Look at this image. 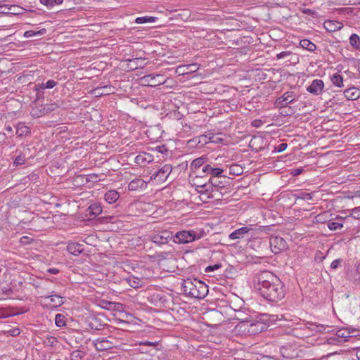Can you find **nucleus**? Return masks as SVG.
I'll return each instance as SVG.
<instances>
[{
	"instance_id": "f257e3e1",
	"label": "nucleus",
	"mask_w": 360,
	"mask_h": 360,
	"mask_svg": "<svg viewBox=\"0 0 360 360\" xmlns=\"http://www.w3.org/2000/svg\"><path fill=\"white\" fill-rule=\"evenodd\" d=\"M255 288L265 300L278 302L284 298L285 286L280 278L269 271L258 273L255 278Z\"/></svg>"
},
{
	"instance_id": "f03ea898",
	"label": "nucleus",
	"mask_w": 360,
	"mask_h": 360,
	"mask_svg": "<svg viewBox=\"0 0 360 360\" xmlns=\"http://www.w3.org/2000/svg\"><path fill=\"white\" fill-rule=\"evenodd\" d=\"M181 287L184 292L190 297L198 299L203 298V293L199 292V290H197V288L205 289V283L200 280L187 278L183 281Z\"/></svg>"
},
{
	"instance_id": "7ed1b4c3",
	"label": "nucleus",
	"mask_w": 360,
	"mask_h": 360,
	"mask_svg": "<svg viewBox=\"0 0 360 360\" xmlns=\"http://www.w3.org/2000/svg\"><path fill=\"white\" fill-rule=\"evenodd\" d=\"M268 321L269 316L267 314L261 315L259 319L250 323L248 326V332L252 335H255L266 330L269 327V324L267 323Z\"/></svg>"
},
{
	"instance_id": "20e7f679",
	"label": "nucleus",
	"mask_w": 360,
	"mask_h": 360,
	"mask_svg": "<svg viewBox=\"0 0 360 360\" xmlns=\"http://www.w3.org/2000/svg\"><path fill=\"white\" fill-rule=\"evenodd\" d=\"M356 330L354 328L347 329L341 328L337 330L335 336L330 338L329 342L334 343L337 341L339 343L345 342L349 340V338L356 337L357 335L355 334Z\"/></svg>"
},
{
	"instance_id": "39448f33",
	"label": "nucleus",
	"mask_w": 360,
	"mask_h": 360,
	"mask_svg": "<svg viewBox=\"0 0 360 360\" xmlns=\"http://www.w3.org/2000/svg\"><path fill=\"white\" fill-rule=\"evenodd\" d=\"M199 238L196 236L195 231H180L174 236L173 241L178 244H185L191 243Z\"/></svg>"
},
{
	"instance_id": "423d86ee",
	"label": "nucleus",
	"mask_w": 360,
	"mask_h": 360,
	"mask_svg": "<svg viewBox=\"0 0 360 360\" xmlns=\"http://www.w3.org/2000/svg\"><path fill=\"white\" fill-rule=\"evenodd\" d=\"M141 81L145 86H157L166 82L165 77L160 74H149L141 77Z\"/></svg>"
},
{
	"instance_id": "0eeeda50",
	"label": "nucleus",
	"mask_w": 360,
	"mask_h": 360,
	"mask_svg": "<svg viewBox=\"0 0 360 360\" xmlns=\"http://www.w3.org/2000/svg\"><path fill=\"white\" fill-rule=\"evenodd\" d=\"M173 238L172 232L168 230H164L155 233L152 237V240L155 243L163 245L167 243L168 241Z\"/></svg>"
},
{
	"instance_id": "6e6552de",
	"label": "nucleus",
	"mask_w": 360,
	"mask_h": 360,
	"mask_svg": "<svg viewBox=\"0 0 360 360\" xmlns=\"http://www.w3.org/2000/svg\"><path fill=\"white\" fill-rule=\"evenodd\" d=\"M172 170V167L171 165L166 164L164 166H162L158 172L154 173L150 179H156L157 178H159V181L161 182L165 181L169 174L171 173Z\"/></svg>"
},
{
	"instance_id": "1a4fd4ad",
	"label": "nucleus",
	"mask_w": 360,
	"mask_h": 360,
	"mask_svg": "<svg viewBox=\"0 0 360 360\" xmlns=\"http://www.w3.org/2000/svg\"><path fill=\"white\" fill-rule=\"evenodd\" d=\"M295 93L293 91H287L284 93L281 97L276 100V105L279 108H284L288 104L292 103L295 100Z\"/></svg>"
},
{
	"instance_id": "9d476101",
	"label": "nucleus",
	"mask_w": 360,
	"mask_h": 360,
	"mask_svg": "<svg viewBox=\"0 0 360 360\" xmlns=\"http://www.w3.org/2000/svg\"><path fill=\"white\" fill-rule=\"evenodd\" d=\"M199 188H204V191H200L198 188H195L196 191L201 195H207V198H213L216 195L214 192H218V190L215 189L214 186H212L209 181L207 183L202 184L198 186Z\"/></svg>"
},
{
	"instance_id": "9b49d317",
	"label": "nucleus",
	"mask_w": 360,
	"mask_h": 360,
	"mask_svg": "<svg viewBox=\"0 0 360 360\" xmlns=\"http://www.w3.org/2000/svg\"><path fill=\"white\" fill-rule=\"evenodd\" d=\"M280 353L283 358L288 359H294L298 356V352L292 345L282 346Z\"/></svg>"
},
{
	"instance_id": "f8f14e48",
	"label": "nucleus",
	"mask_w": 360,
	"mask_h": 360,
	"mask_svg": "<svg viewBox=\"0 0 360 360\" xmlns=\"http://www.w3.org/2000/svg\"><path fill=\"white\" fill-rule=\"evenodd\" d=\"M202 170L203 173L210 174L211 175L210 178L224 176L222 175V173L224 172L223 169L219 168V167H214L210 164L205 165L203 166Z\"/></svg>"
},
{
	"instance_id": "ddd939ff",
	"label": "nucleus",
	"mask_w": 360,
	"mask_h": 360,
	"mask_svg": "<svg viewBox=\"0 0 360 360\" xmlns=\"http://www.w3.org/2000/svg\"><path fill=\"white\" fill-rule=\"evenodd\" d=\"M324 87V83L321 79H314L307 90L313 94L319 95L321 93Z\"/></svg>"
},
{
	"instance_id": "4468645a",
	"label": "nucleus",
	"mask_w": 360,
	"mask_h": 360,
	"mask_svg": "<svg viewBox=\"0 0 360 360\" xmlns=\"http://www.w3.org/2000/svg\"><path fill=\"white\" fill-rule=\"evenodd\" d=\"M112 342L105 338H98L94 342V345L97 351H105L112 347Z\"/></svg>"
},
{
	"instance_id": "2eb2a0df",
	"label": "nucleus",
	"mask_w": 360,
	"mask_h": 360,
	"mask_svg": "<svg viewBox=\"0 0 360 360\" xmlns=\"http://www.w3.org/2000/svg\"><path fill=\"white\" fill-rule=\"evenodd\" d=\"M306 326L307 328L315 333H328L330 328L328 325L318 324L312 322H308Z\"/></svg>"
},
{
	"instance_id": "dca6fc26",
	"label": "nucleus",
	"mask_w": 360,
	"mask_h": 360,
	"mask_svg": "<svg viewBox=\"0 0 360 360\" xmlns=\"http://www.w3.org/2000/svg\"><path fill=\"white\" fill-rule=\"evenodd\" d=\"M251 230H252V229L248 226L241 227L232 232L229 235V238L231 240L243 238L244 236L248 233Z\"/></svg>"
},
{
	"instance_id": "f3484780",
	"label": "nucleus",
	"mask_w": 360,
	"mask_h": 360,
	"mask_svg": "<svg viewBox=\"0 0 360 360\" xmlns=\"http://www.w3.org/2000/svg\"><path fill=\"white\" fill-rule=\"evenodd\" d=\"M324 28L328 32H333L342 28V24L336 20H326L323 23Z\"/></svg>"
},
{
	"instance_id": "a211bd4d",
	"label": "nucleus",
	"mask_w": 360,
	"mask_h": 360,
	"mask_svg": "<svg viewBox=\"0 0 360 360\" xmlns=\"http://www.w3.org/2000/svg\"><path fill=\"white\" fill-rule=\"evenodd\" d=\"M67 250L70 254L77 256L84 252V246L77 243H70L68 245Z\"/></svg>"
},
{
	"instance_id": "6ab92c4d",
	"label": "nucleus",
	"mask_w": 360,
	"mask_h": 360,
	"mask_svg": "<svg viewBox=\"0 0 360 360\" xmlns=\"http://www.w3.org/2000/svg\"><path fill=\"white\" fill-rule=\"evenodd\" d=\"M207 158L205 156H201L198 158L192 161L190 165L191 172L193 173H195L196 170L199 169L200 167H202L205 165V161Z\"/></svg>"
},
{
	"instance_id": "aec40b11",
	"label": "nucleus",
	"mask_w": 360,
	"mask_h": 360,
	"mask_svg": "<svg viewBox=\"0 0 360 360\" xmlns=\"http://www.w3.org/2000/svg\"><path fill=\"white\" fill-rule=\"evenodd\" d=\"M45 299H50L51 302L53 303L54 307H60L64 304V297L57 295L55 292H51L50 295L45 296Z\"/></svg>"
},
{
	"instance_id": "412c9836",
	"label": "nucleus",
	"mask_w": 360,
	"mask_h": 360,
	"mask_svg": "<svg viewBox=\"0 0 360 360\" xmlns=\"http://www.w3.org/2000/svg\"><path fill=\"white\" fill-rule=\"evenodd\" d=\"M31 133L30 128L25 124V123L20 122L16 125V134L20 136H27Z\"/></svg>"
},
{
	"instance_id": "4be33fe9",
	"label": "nucleus",
	"mask_w": 360,
	"mask_h": 360,
	"mask_svg": "<svg viewBox=\"0 0 360 360\" xmlns=\"http://www.w3.org/2000/svg\"><path fill=\"white\" fill-rule=\"evenodd\" d=\"M344 96L348 100H356L359 98L360 91L357 88H349L345 90Z\"/></svg>"
},
{
	"instance_id": "5701e85b",
	"label": "nucleus",
	"mask_w": 360,
	"mask_h": 360,
	"mask_svg": "<svg viewBox=\"0 0 360 360\" xmlns=\"http://www.w3.org/2000/svg\"><path fill=\"white\" fill-rule=\"evenodd\" d=\"M146 182L141 179H136L131 181L128 185L129 191H136L139 188L146 187Z\"/></svg>"
},
{
	"instance_id": "b1692460",
	"label": "nucleus",
	"mask_w": 360,
	"mask_h": 360,
	"mask_svg": "<svg viewBox=\"0 0 360 360\" xmlns=\"http://www.w3.org/2000/svg\"><path fill=\"white\" fill-rule=\"evenodd\" d=\"M105 200L109 204L115 202L120 198V193L115 190H110L105 193Z\"/></svg>"
},
{
	"instance_id": "393cba45",
	"label": "nucleus",
	"mask_w": 360,
	"mask_h": 360,
	"mask_svg": "<svg viewBox=\"0 0 360 360\" xmlns=\"http://www.w3.org/2000/svg\"><path fill=\"white\" fill-rule=\"evenodd\" d=\"M135 163L137 165H143L151 162V156L146 153H141L135 158Z\"/></svg>"
},
{
	"instance_id": "a878e982",
	"label": "nucleus",
	"mask_w": 360,
	"mask_h": 360,
	"mask_svg": "<svg viewBox=\"0 0 360 360\" xmlns=\"http://www.w3.org/2000/svg\"><path fill=\"white\" fill-rule=\"evenodd\" d=\"M88 211L89 217H95L101 214L102 207L98 203H93L89 207Z\"/></svg>"
},
{
	"instance_id": "bb28decb",
	"label": "nucleus",
	"mask_w": 360,
	"mask_h": 360,
	"mask_svg": "<svg viewBox=\"0 0 360 360\" xmlns=\"http://www.w3.org/2000/svg\"><path fill=\"white\" fill-rule=\"evenodd\" d=\"M293 196L295 198L296 201L298 200H311L314 198V193L301 192L298 194H294Z\"/></svg>"
},
{
	"instance_id": "cd10ccee",
	"label": "nucleus",
	"mask_w": 360,
	"mask_h": 360,
	"mask_svg": "<svg viewBox=\"0 0 360 360\" xmlns=\"http://www.w3.org/2000/svg\"><path fill=\"white\" fill-rule=\"evenodd\" d=\"M300 45L303 49H305L309 51H314L316 49V46L310 40L307 39L300 40Z\"/></svg>"
},
{
	"instance_id": "c85d7f7f",
	"label": "nucleus",
	"mask_w": 360,
	"mask_h": 360,
	"mask_svg": "<svg viewBox=\"0 0 360 360\" xmlns=\"http://www.w3.org/2000/svg\"><path fill=\"white\" fill-rule=\"evenodd\" d=\"M144 60L143 58H134L130 59H127L126 61L130 63L131 64V68L132 70L137 69L138 68H143L144 64L140 63Z\"/></svg>"
},
{
	"instance_id": "c756f323",
	"label": "nucleus",
	"mask_w": 360,
	"mask_h": 360,
	"mask_svg": "<svg viewBox=\"0 0 360 360\" xmlns=\"http://www.w3.org/2000/svg\"><path fill=\"white\" fill-rule=\"evenodd\" d=\"M157 20L158 18L152 16L138 17L136 18L135 22L138 24L153 23L155 22Z\"/></svg>"
},
{
	"instance_id": "7c9ffc66",
	"label": "nucleus",
	"mask_w": 360,
	"mask_h": 360,
	"mask_svg": "<svg viewBox=\"0 0 360 360\" xmlns=\"http://www.w3.org/2000/svg\"><path fill=\"white\" fill-rule=\"evenodd\" d=\"M331 82L333 84L338 87H342L343 84V77L341 75L338 73H335L331 77Z\"/></svg>"
},
{
	"instance_id": "2f4dec72",
	"label": "nucleus",
	"mask_w": 360,
	"mask_h": 360,
	"mask_svg": "<svg viewBox=\"0 0 360 360\" xmlns=\"http://www.w3.org/2000/svg\"><path fill=\"white\" fill-rule=\"evenodd\" d=\"M128 284L134 288H138L141 286L142 281L139 278L137 277H129L126 279Z\"/></svg>"
},
{
	"instance_id": "473e14b6",
	"label": "nucleus",
	"mask_w": 360,
	"mask_h": 360,
	"mask_svg": "<svg viewBox=\"0 0 360 360\" xmlns=\"http://www.w3.org/2000/svg\"><path fill=\"white\" fill-rule=\"evenodd\" d=\"M349 42L354 49L360 50V37L356 34H352L350 36Z\"/></svg>"
},
{
	"instance_id": "72a5a7b5",
	"label": "nucleus",
	"mask_w": 360,
	"mask_h": 360,
	"mask_svg": "<svg viewBox=\"0 0 360 360\" xmlns=\"http://www.w3.org/2000/svg\"><path fill=\"white\" fill-rule=\"evenodd\" d=\"M229 173L232 175L239 176L243 173V168L238 164H233L229 167Z\"/></svg>"
},
{
	"instance_id": "f704fd0d",
	"label": "nucleus",
	"mask_w": 360,
	"mask_h": 360,
	"mask_svg": "<svg viewBox=\"0 0 360 360\" xmlns=\"http://www.w3.org/2000/svg\"><path fill=\"white\" fill-rule=\"evenodd\" d=\"M209 182L214 186L215 189L223 188L226 186V181L222 180H218L214 178H210Z\"/></svg>"
},
{
	"instance_id": "c9c22d12",
	"label": "nucleus",
	"mask_w": 360,
	"mask_h": 360,
	"mask_svg": "<svg viewBox=\"0 0 360 360\" xmlns=\"http://www.w3.org/2000/svg\"><path fill=\"white\" fill-rule=\"evenodd\" d=\"M26 162L25 155L22 153V152H20L18 155L15 158L13 161V165L15 167L24 165Z\"/></svg>"
},
{
	"instance_id": "e433bc0d",
	"label": "nucleus",
	"mask_w": 360,
	"mask_h": 360,
	"mask_svg": "<svg viewBox=\"0 0 360 360\" xmlns=\"http://www.w3.org/2000/svg\"><path fill=\"white\" fill-rule=\"evenodd\" d=\"M55 323L58 327H63L65 326V317L60 314H58L55 317Z\"/></svg>"
},
{
	"instance_id": "4c0bfd02",
	"label": "nucleus",
	"mask_w": 360,
	"mask_h": 360,
	"mask_svg": "<svg viewBox=\"0 0 360 360\" xmlns=\"http://www.w3.org/2000/svg\"><path fill=\"white\" fill-rule=\"evenodd\" d=\"M328 229L331 231H336L343 227L342 222L328 221L327 224Z\"/></svg>"
},
{
	"instance_id": "58836bf2",
	"label": "nucleus",
	"mask_w": 360,
	"mask_h": 360,
	"mask_svg": "<svg viewBox=\"0 0 360 360\" xmlns=\"http://www.w3.org/2000/svg\"><path fill=\"white\" fill-rule=\"evenodd\" d=\"M349 215L345 217V219L347 217H353L354 219H360V207H355L349 210Z\"/></svg>"
},
{
	"instance_id": "ea45409f",
	"label": "nucleus",
	"mask_w": 360,
	"mask_h": 360,
	"mask_svg": "<svg viewBox=\"0 0 360 360\" xmlns=\"http://www.w3.org/2000/svg\"><path fill=\"white\" fill-rule=\"evenodd\" d=\"M276 244L279 245L278 250H283L285 248V242L282 238H275L273 241L271 242V245Z\"/></svg>"
},
{
	"instance_id": "a19ab883",
	"label": "nucleus",
	"mask_w": 360,
	"mask_h": 360,
	"mask_svg": "<svg viewBox=\"0 0 360 360\" xmlns=\"http://www.w3.org/2000/svg\"><path fill=\"white\" fill-rule=\"evenodd\" d=\"M84 352L80 350H75L71 354L72 360H81L84 356Z\"/></svg>"
},
{
	"instance_id": "79ce46f5",
	"label": "nucleus",
	"mask_w": 360,
	"mask_h": 360,
	"mask_svg": "<svg viewBox=\"0 0 360 360\" xmlns=\"http://www.w3.org/2000/svg\"><path fill=\"white\" fill-rule=\"evenodd\" d=\"M12 8H15V6H11L8 7L7 5L1 4L0 5V14H8V13H12L10 11L12 9Z\"/></svg>"
},
{
	"instance_id": "37998d69",
	"label": "nucleus",
	"mask_w": 360,
	"mask_h": 360,
	"mask_svg": "<svg viewBox=\"0 0 360 360\" xmlns=\"http://www.w3.org/2000/svg\"><path fill=\"white\" fill-rule=\"evenodd\" d=\"M354 279L355 281L360 283V263L356 266L355 273L354 274Z\"/></svg>"
},
{
	"instance_id": "c03bdc74",
	"label": "nucleus",
	"mask_w": 360,
	"mask_h": 360,
	"mask_svg": "<svg viewBox=\"0 0 360 360\" xmlns=\"http://www.w3.org/2000/svg\"><path fill=\"white\" fill-rule=\"evenodd\" d=\"M200 138L205 139H207V138L208 139V141L205 140V143H207L208 142L217 143L218 140H221V139H217V140L214 139V134H210L208 136L207 135H202V136H200Z\"/></svg>"
},
{
	"instance_id": "a18cd8bd",
	"label": "nucleus",
	"mask_w": 360,
	"mask_h": 360,
	"mask_svg": "<svg viewBox=\"0 0 360 360\" xmlns=\"http://www.w3.org/2000/svg\"><path fill=\"white\" fill-rule=\"evenodd\" d=\"M221 267V264H216L214 265H210L205 268V272L208 273V272L212 271L214 270L219 269Z\"/></svg>"
},
{
	"instance_id": "49530a36",
	"label": "nucleus",
	"mask_w": 360,
	"mask_h": 360,
	"mask_svg": "<svg viewBox=\"0 0 360 360\" xmlns=\"http://www.w3.org/2000/svg\"><path fill=\"white\" fill-rule=\"evenodd\" d=\"M288 147V144L285 143H282L281 144H279L278 146H276L275 147V150L278 152V153H281V152H283Z\"/></svg>"
},
{
	"instance_id": "de8ad7c7",
	"label": "nucleus",
	"mask_w": 360,
	"mask_h": 360,
	"mask_svg": "<svg viewBox=\"0 0 360 360\" xmlns=\"http://www.w3.org/2000/svg\"><path fill=\"white\" fill-rule=\"evenodd\" d=\"M39 2L46 6L47 8H51L53 7V0H39Z\"/></svg>"
},
{
	"instance_id": "09e8293b",
	"label": "nucleus",
	"mask_w": 360,
	"mask_h": 360,
	"mask_svg": "<svg viewBox=\"0 0 360 360\" xmlns=\"http://www.w3.org/2000/svg\"><path fill=\"white\" fill-rule=\"evenodd\" d=\"M57 84V82L53 79H50V80H48L45 84H44V86L46 87L47 89H52L55 86H56Z\"/></svg>"
},
{
	"instance_id": "8fccbe9b",
	"label": "nucleus",
	"mask_w": 360,
	"mask_h": 360,
	"mask_svg": "<svg viewBox=\"0 0 360 360\" xmlns=\"http://www.w3.org/2000/svg\"><path fill=\"white\" fill-rule=\"evenodd\" d=\"M303 172H304V169L302 167H298V168H296L295 169H292L291 171L290 174L293 176H298V175L301 174Z\"/></svg>"
},
{
	"instance_id": "3c124183",
	"label": "nucleus",
	"mask_w": 360,
	"mask_h": 360,
	"mask_svg": "<svg viewBox=\"0 0 360 360\" xmlns=\"http://www.w3.org/2000/svg\"><path fill=\"white\" fill-rule=\"evenodd\" d=\"M157 360H171V359L167 353L162 352L160 356H158Z\"/></svg>"
},
{
	"instance_id": "603ef678",
	"label": "nucleus",
	"mask_w": 360,
	"mask_h": 360,
	"mask_svg": "<svg viewBox=\"0 0 360 360\" xmlns=\"http://www.w3.org/2000/svg\"><path fill=\"white\" fill-rule=\"evenodd\" d=\"M341 262L342 261L340 259L334 260L330 264L331 269H336L339 266Z\"/></svg>"
},
{
	"instance_id": "864d4df0",
	"label": "nucleus",
	"mask_w": 360,
	"mask_h": 360,
	"mask_svg": "<svg viewBox=\"0 0 360 360\" xmlns=\"http://www.w3.org/2000/svg\"><path fill=\"white\" fill-rule=\"evenodd\" d=\"M289 55H290V52L283 51V52H281L280 53L277 54L276 57L278 59H281V58H283Z\"/></svg>"
},
{
	"instance_id": "5fc2aeb1",
	"label": "nucleus",
	"mask_w": 360,
	"mask_h": 360,
	"mask_svg": "<svg viewBox=\"0 0 360 360\" xmlns=\"http://www.w3.org/2000/svg\"><path fill=\"white\" fill-rule=\"evenodd\" d=\"M1 291H2L3 294L8 295H10L13 292V290L11 288H8V287H3L1 288Z\"/></svg>"
},
{
	"instance_id": "6e6d98bb",
	"label": "nucleus",
	"mask_w": 360,
	"mask_h": 360,
	"mask_svg": "<svg viewBox=\"0 0 360 360\" xmlns=\"http://www.w3.org/2000/svg\"><path fill=\"white\" fill-rule=\"evenodd\" d=\"M34 36H35V31L34 30H27L24 33V37L26 38L32 37Z\"/></svg>"
},
{
	"instance_id": "4d7b16f0",
	"label": "nucleus",
	"mask_w": 360,
	"mask_h": 360,
	"mask_svg": "<svg viewBox=\"0 0 360 360\" xmlns=\"http://www.w3.org/2000/svg\"><path fill=\"white\" fill-rule=\"evenodd\" d=\"M197 290H199V292H200V293H203V297H205V295H206L207 294V292H208L207 287V285H205V289H203V288H197Z\"/></svg>"
},
{
	"instance_id": "13d9d810",
	"label": "nucleus",
	"mask_w": 360,
	"mask_h": 360,
	"mask_svg": "<svg viewBox=\"0 0 360 360\" xmlns=\"http://www.w3.org/2000/svg\"><path fill=\"white\" fill-rule=\"evenodd\" d=\"M199 179H200V176H195L193 179V180H192V181H193V184L196 186V188H198V186H200V184H197V181L199 180ZM198 189H199L200 191H204V188H198Z\"/></svg>"
},
{
	"instance_id": "bf43d9fd",
	"label": "nucleus",
	"mask_w": 360,
	"mask_h": 360,
	"mask_svg": "<svg viewBox=\"0 0 360 360\" xmlns=\"http://www.w3.org/2000/svg\"><path fill=\"white\" fill-rule=\"evenodd\" d=\"M47 272L51 274H57L59 273V269L56 268H49L47 269Z\"/></svg>"
},
{
	"instance_id": "052dcab7",
	"label": "nucleus",
	"mask_w": 360,
	"mask_h": 360,
	"mask_svg": "<svg viewBox=\"0 0 360 360\" xmlns=\"http://www.w3.org/2000/svg\"><path fill=\"white\" fill-rule=\"evenodd\" d=\"M46 33V30L43 28L40 30H38V31H36L35 32V36L36 35H38V36H41V35H44Z\"/></svg>"
},
{
	"instance_id": "680f3d73",
	"label": "nucleus",
	"mask_w": 360,
	"mask_h": 360,
	"mask_svg": "<svg viewBox=\"0 0 360 360\" xmlns=\"http://www.w3.org/2000/svg\"><path fill=\"white\" fill-rule=\"evenodd\" d=\"M44 84L45 83H41V84H38L37 85V90H44L45 89H47L46 87L44 86Z\"/></svg>"
},
{
	"instance_id": "e2e57ef3",
	"label": "nucleus",
	"mask_w": 360,
	"mask_h": 360,
	"mask_svg": "<svg viewBox=\"0 0 360 360\" xmlns=\"http://www.w3.org/2000/svg\"><path fill=\"white\" fill-rule=\"evenodd\" d=\"M303 13H306V14L311 15H313L314 14V11H313L309 8L304 9Z\"/></svg>"
},
{
	"instance_id": "0e129e2a",
	"label": "nucleus",
	"mask_w": 360,
	"mask_h": 360,
	"mask_svg": "<svg viewBox=\"0 0 360 360\" xmlns=\"http://www.w3.org/2000/svg\"><path fill=\"white\" fill-rule=\"evenodd\" d=\"M20 333V330L18 328H15L12 330L11 335L13 336L18 335Z\"/></svg>"
},
{
	"instance_id": "69168bd1",
	"label": "nucleus",
	"mask_w": 360,
	"mask_h": 360,
	"mask_svg": "<svg viewBox=\"0 0 360 360\" xmlns=\"http://www.w3.org/2000/svg\"><path fill=\"white\" fill-rule=\"evenodd\" d=\"M63 0H53V5H60L63 4Z\"/></svg>"
},
{
	"instance_id": "338daca9",
	"label": "nucleus",
	"mask_w": 360,
	"mask_h": 360,
	"mask_svg": "<svg viewBox=\"0 0 360 360\" xmlns=\"http://www.w3.org/2000/svg\"><path fill=\"white\" fill-rule=\"evenodd\" d=\"M49 342H51V345H53L56 342H57V340L56 338L51 337Z\"/></svg>"
},
{
	"instance_id": "774afa93",
	"label": "nucleus",
	"mask_w": 360,
	"mask_h": 360,
	"mask_svg": "<svg viewBox=\"0 0 360 360\" xmlns=\"http://www.w3.org/2000/svg\"><path fill=\"white\" fill-rule=\"evenodd\" d=\"M356 357L359 360H360V347L357 348L356 349Z\"/></svg>"
}]
</instances>
